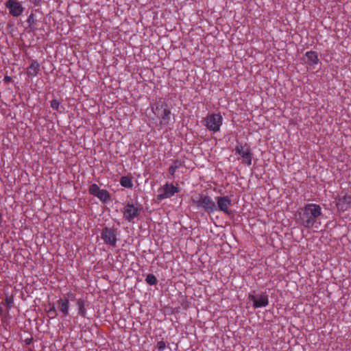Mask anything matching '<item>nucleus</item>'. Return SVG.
<instances>
[{"mask_svg": "<svg viewBox=\"0 0 351 351\" xmlns=\"http://www.w3.org/2000/svg\"><path fill=\"white\" fill-rule=\"evenodd\" d=\"M322 215L323 211L319 204L308 203L298 210L297 221L305 228L319 229Z\"/></svg>", "mask_w": 351, "mask_h": 351, "instance_id": "1", "label": "nucleus"}, {"mask_svg": "<svg viewBox=\"0 0 351 351\" xmlns=\"http://www.w3.org/2000/svg\"><path fill=\"white\" fill-rule=\"evenodd\" d=\"M152 111L158 119L160 129L167 128L170 125L171 112L165 101H159L151 106Z\"/></svg>", "mask_w": 351, "mask_h": 351, "instance_id": "2", "label": "nucleus"}, {"mask_svg": "<svg viewBox=\"0 0 351 351\" xmlns=\"http://www.w3.org/2000/svg\"><path fill=\"white\" fill-rule=\"evenodd\" d=\"M191 200L197 208H202L208 213H213L217 210L215 202L208 195L198 194L195 197H192Z\"/></svg>", "mask_w": 351, "mask_h": 351, "instance_id": "3", "label": "nucleus"}, {"mask_svg": "<svg viewBox=\"0 0 351 351\" xmlns=\"http://www.w3.org/2000/svg\"><path fill=\"white\" fill-rule=\"evenodd\" d=\"M223 117L220 113L208 114L202 120V123L210 132L216 133L220 131Z\"/></svg>", "mask_w": 351, "mask_h": 351, "instance_id": "4", "label": "nucleus"}, {"mask_svg": "<svg viewBox=\"0 0 351 351\" xmlns=\"http://www.w3.org/2000/svg\"><path fill=\"white\" fill-rule=\"evenodd\" d=\"M180 191V189L178 186H174L172 183L166 182L163 186L158 189L157 199L161 201L165 199L171 198Z\"/></svg>", "mask_w": 351, "mask_h": 351, "instance_id": "5", "label": "nucleus"}, {"mask_svg": "<svg viewBox=\"0 0 351 351\" xmlns=\"http://www.w3.org/2000/svg\"><path fill=\"white\" fill-rule=\"evenodd\" d=\"M117 230L113 228L105 227L101 232V238L104 243L113 247H117Z\"/></svg>", "mask_w": 351, "mask_h": 351, "instance_id": "6", "label": "nucleus"}, {"mask_svg": "<svg viewBox=\"0 0 351 351\" xmlns=\"http://www.w3.org/2000/svg\"><path fill=\"white\" fill-rule=\"evenodd\" d=\"M235 153L242 157L245 165L247 166L252 165V153L250 147L247 143H237L235 147Z\"/></svg>", "mask_w": 351, "mask_h": 351, "instance_id": "7", "label": "nucleus"}, {"mask_svg": "<svg viewBox=\"0 0 351 351\" xmlns=\"http://www.w3.org/2000/svg\"><path fill=\"white\" fill-rule=\"evenodd\" d=\"M141 210L142 206L141 205L133 203H128L123 209V217L130 222L140 215Z\"/></svg>", "mask_w": 351, "mask_h": 351, "instance_id": "8", "label": "nucleus"}, {"mask_svg": "<svg viewBox=\"0 0 351 351\" xmlns=\"http://www.w3.org/2000/svg\"><path fill=\"white\" fill-rule=\"evenodd\" d=\"M217 210L223 212L224 214L230 215L231 210L230 207L232 206V200L228 195L217 196L215 197Z\"/></svg>", "mask_w": 351, "mask_h": 351, "instance_id": "9", "label": "nucleus"}, {"mask_svg": "<svg viewBox=\"0 0 351 351\" xmlns=\"http://www.w3.org/2000/svg\"><path fill=\"white\" fill-rule=\"evenodd\" d=\"M5 5L9 10V13L14 17H18L22 14L24 8L16 0H8Z\"/></svg>", "mask_w": 351, "mask_h": 351, "instance_id": "10", "label": "nucleus"}, {"mask_svg": "<svg viewBox=\"0 0 351 351\" xmlns=\"http://www.w3.org/2000/svg\"><path fill=\"white\" fill-rule=\"evenodd\" d=\"M336 207L340 212H344L351 208V196L350 195H338L335 197Z\"/></svg>", "mask_w": 351, "mask_h": 351, "instance_id": "11", "label": "nucleus"}, {"mask_svg": "<svg viewBox=\"0 0 351 351\" xmlns=\"http://www.w3.org/2000/svg\"><path fill=\"white\" fill-rule=\"evenodd\" d=\"M249 298L253 302V306L255 308L265 307L269 304L268 295L266 293L258 295H250Z\"/></svg>", "mask_w": 351, "mask_h": 351, "instance_id": "12", "label": "nucleus"}, {"mask_svg": "<svg viewBox=\"0 0 351 351\" xmlns=\"http://www.w3.org/2000/svg\"><path fill=\"white\" fill-rule=\"evenodd\" d=\"M302 60L305 64H308L311 68H314V66L317 65L319 61L318 54L315 51H308L306 52L304 57L302 58Z\"/></svg>", "mask_w": 351, "mask_h": 351, "instance_id": "13", "label": "nucleus"}, {"mask_svg": "<svg viewBox=\"0 0 351 351\" xmlns=\"http://www.w3.org/2000/svg\"><path fill=\"white\" fill-rule=\"evenodd\" d=\"M58 308L63 316H68L70 309V302L68 298H60L57 300Z\"/></svg>", "mask_w": 351, "mask_h": 351, "instance_id": "14", "label": "nucleus"}, {"mask_svg": "<svg viewBox=\"0 0 351 351\" xmlns=\"http://www.w3.org/2000/svg\"><path fill=\"white\" fill-rule=\"evenodd\" d=\"M40 64L36 60H32L30 65L27 69V74L29 77H34L37 76L40 72Z\"/></svg>", "mask_w": 351, "mask_h": 351, "instance_id": "15", "label": "nucleus"}, {"mask_svg": "<svg viewBox=\"0 0 351 351\" xmlns=\"http://www.w3.org/2000/svg\"><path fill=\"white\" fill-rule=\"evenodd\" d=\"M77 310V315L82 317H86L87 315L86 301L83 298H79L75 303Z\"/></svg>", "mask_w": 351, "mask_h": 351, "instance_id": "16", "label": "nucleus"}, {"mask_svg": "<svg viewBox=\"0 0 351 351\" xmlns=\"http://www.w3.org/2000/svg\"><path fill=\"white\" fill-rule=\"evenodd\" d=\"M182 166H184L183 161L178 160V159L173 160L172 162V164L170 165V167L168 169V172H169L170 176L171 178H173L176 171L178 169H180V167H182Z\"/></svg>", "mask_w": 351, "mask_h": 351, "instance_id": "17", "label": "nucleus"}, {"mask_svg": "<svg viewBox=\"0 0 351 351\" xmlns=\"http://www.w3.org/2000/svg\"><path fill=\"white\" fill-rule=\"evenodd\" d=\"M0 305L5 306L8 311L11 309L14 306L13 295L10 294L9 293H5L4 300L0 303Z\"/></svg>", "mask_w": 351, "mask_h": 351, "instance_id": "18", "label": "nucleus"}, {"mask_svg": "<svg viewBox=\"0 0 351 351\" xmlns=\"http://www.w3.org/2000/svg\"><path fill=\"white\" fill-rule=\"evenodd\" d=\"M101 202L106 203L110 199V193L106 189H100V191L95 195Z\"/></svg>", "mask_w": 351, "mask_h": 351, "instance_id": "19", "label": "nucleus"}, {"mask_svg": "<svg viewBox=\"0 0 351 351\" xmlns=\"http://www.w3.org/2000/svg\"><path fill=\"white\" fill-rule=\"evenodd\" d=\"M120 184L121 186L128 189L133 187L132 180L130 176H122L120 179Z\"/></svg>", "mask_w": 351, "mask_h": 351, "instance_id": "20", "label": "nucleus"}, {"mask_svg": "<svg viewBox=\"0 0 351 351\" xmlns=\"http://www.w3.org/2000/svg\"><path fill=\"white\" fill-rule=\"evenodd\" d=\"M145 281L147 284L150 285H155L158 282L156 277L152 274H149L147 275Z\"/></svg>", "mask_w": 351, "mask_h": 351, "instance_id": "21", "label": "nucleus"}, {"mask_svg": "<svg viewBox=\"0 0 351 351\" xmlns=\"http://www.w3.org/2000/svg\"><path fill=\"white\" fill-rule=\"evenodd\" d=\"M99 186L97 184H91L88 188V192L91 195H95L100 191Z\"/></svg>", "mask_w": 351, "mask_h": 351, "instance_id": "22", "label": "nucleus"}, {"mask_svg": "<svg viewBox=\"0 0 351 351\" xmlns=\"http://www.w3.org/2000/svg\"><path fill=\"white\" fill-rule=\"evenodd\" d=\"M47 315L50 319H54L57 317L58 313H57V311H56L54 305H52L49 308V310L47 311Z\"/></svg>", "mask_w": 351, "mask_h": 351, "instance_id": "23", "label": "nucleus"}, {"mask_svg": "<svg viewBox=\"0 0 351 351\" xmlns=\"http://www.w3.org/2000/svg\"><path fill=\"white\" fill-rule=\"evenodd\" d=\"M59 106H60V102L58 101V100L54 99L51 101V107L53 110H58V108H59Z\"/></svg>", "mask_w": 351, "mask_h": 351, "instance_id": "24", "label": "nucleus"}, {"mask_svg": "<svg viewBox=\"0 0 351 351\" xmlns=\"http://www.w3.org/2000/svg\"><path fill=\"white\" fill-rule=\"evenodd\" d=\"M156 346L159 351H164L166 348V343L164 341H158Z\"/></svg>", "mask_w": 351, "mask_h": 351, "instance_id": "25", "label": "nucleus"}, {"mask_svg": "<svg viewBox=\"0 0 351 351\" xmlns=\"http://www.w3.org/2000/svg\"><path fill=\"white\" fill-rule=\"evenodd\" d=\"M3 81L7 83L10 82L12 81V77L8 75H5L3 78Z\"/></svg>", "mask_w": 351, "mask_h": 351, "instance_id": "26", "label": "nucleus"}, {"mask_svg": "<svg viewBox=\"0 0 351 351\" xmlns=\"http://www.w3.org/2000/svg\"><path fill=\"white\" fill-rule=\"evenodd\" d=\"M75 297V294L73 293H67V298H71V300L74 299Z\"/></svg>", "mask_w": 351, "mask_h": 351, "instance_id": "27", "label": "nucleus"}, {"mask_svg": "<svg viewBox=\"0 0 351 351\" xmlns=\"http://www.w3.org/2000/svg\"><path fill=\"white\" fill-rule=\"evenodd\" d=\"M2 223V214L0 213V227L1 226Z\"/></svg>", "mask_w": 351, "mask_h": 351, "instance_id": "28", "label": "nucleus"}, {"mask_svg": "<svg viewBox=\"0 0 351 351\" xmlns=\"http://www.w3.org/2000/svg\"><path fill=\"white\" fill-rule=\"evenodd\" d=\"M32 16V15H29V20L30 19V18Z\"/></svg>", "mask_w": 351, "mask_h": 351, "instance_id": "29", "label": "nucleus"}, {"mask_svg": "<svg viewBox=\"0 0 351 351\" xmlns=\"http://www.w3.org/2000/svg\"><path fill=\"white\" fill-rule=\"evenodd\" d=\"M1 311H2V308H1V307L0 306V312H1Z\"/></svg>", "mask_w": 351, "mask_h": 351, "instance_id": "30", "label": "nucleus"}]
</instances>
